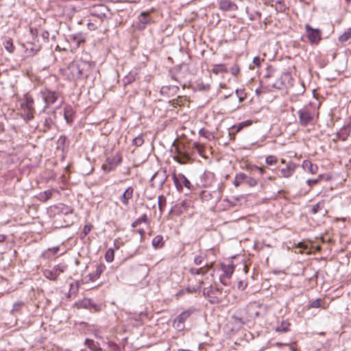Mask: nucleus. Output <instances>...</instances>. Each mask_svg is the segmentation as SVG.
<instances>
[{
    "instance_id": "obj_58",
    "label": "nucleus",
    "mask_w": 351,
    "mask_h": 351,
    "mask_svg": "<svg viewBox=\"0 0 351 351\" xmlns=\"http://www.w3.org/2000/svg\"><path fill=\"white\" fill-rule=\"evenodd\" d=\"M256 169L258 170V171L260 172V173L261 174H264L265 171V168L264 167H257Z\"/></svg>"
},
{
    "instance_id": "obj_32",
    "label": "nucleus",
    "mask_w": 351,
    "mask_h": 351,
    "mask_svg": "<svg viewBox=\"0 0 351 351\" xmlns=\"http://www.w3.org/2000/svg\"><path fill=\"white\" fill-rule=\"evenodd\" d=\"M114 257V249L109 248L105 254V259L107 262L111 263L113 261Z\"/></svg>"
},
{
    "instance_id": "obj_39",
    "label": "nucleus",
    "mask_w": 351,
    "mask_h": 351,
    "mask_svg": "<svg viewBox=\"0 0 351 351\" xmlns=\"http://www.w3.org/2000/svg\"><path fill=\"white\" fill-rule=\"evenodd\" d=\"M135 80H136V74L130 73H129L128 75L125 76L123 78V83L125 85L129 84H131L132 82H133L134 81H135Z\"/></svg>"
},
{
    "instance_id": "obj_16",
    "label": "nucleus",
    "mask_w": 351,
    "mask_h": 351,
    "mask_svg": "<svg viewBox=\"0 0 351 351\" xmlns=\"http://www.w3.org/2000/svg\"><path fill=\"white\" fill-rule=\"evenodd\" d=\"M210 72L217 75L219 74L227 73L228 69L225 64H216L213 65Z\"/></svg>"
},
{
    "instance_id": "obj_34",
    "label": "nucleus",
    "mask_w": 351,
    "mask_h": 351,
    "mask_svg": "<svg viewBox=\"0 0 351 351\" xmlns=\"http://www.w3.org/2000/svg\"><path fill=\"white\" fill-rule=\"evenodd\" d=\"M144 143V138L142 134H139L138 136L135 137L132 140L133 145L136 147H140Z\"/></svg>"
},
{
    "instance_id": "obj_38",
    "label": "nucleus",
    "mask_w": 351,
    "mask_h": 351,
    "mask_svg": "<svg viewBox=\"0 0 351 351\" xmlns=\"http://www.w3.org/2000/svg\"><path fill=\"white\" fill-rule=\"evenodd\" d=\"M85 344L90 348V350L93 351H97L98 350V346L97 343L94 342L93 340L86 339L85 340Z\"/></svg>"
},
{
    "instance_id": "obj_64",
    "label": "nucleus",
    "mask_w": 351,
    "mask_h": 351,
    "mask_svg": "<svg viewBox=\"0 0 351 351\" xmlns=\"http://www.w3.org/2000/svg\"><path fill=\"white\" fill-rule=\"evenodd\" d=\"M138 232L143 236L144 234V230L143 229L138 230Z\"/></svg>"
},
{
    "instance_id": "obj_18",
    "label": "nucleus",
    "mask_w": 351,
    "mask_h": 351,
    "mask_svg": "<svg viewBox=\"0 0 351 351\" xmlns=\"http://www.w3.org/2000/svg\"><path fill=\"white\" fill-rule=\"evenodd\" d=\"M295 165L293 163L288 164L286 167L280 170L281 176L283 178L291 177L295 171Z\"/></svg>"
},
{
    "instance_id": "obj_53",
    "label": "nucleus",
    "mask_w": 351,
    "mask_h": 351,
    "mask_svg": "<svg viewBox=\"0 0 351 351\" xmlns=\"http://www.w3.org/2000/svg\"><path fill=\"white\" fill-rule=\"evenodd\" d=\"M246 287H247V282L242 281V280H240L238 282V284H237L238 289L243 291L246 288Z\"/></svg>"
},
{
    "instance_id": "obj_45",
    "label": "nucleus",
    "mask_w": 351,
    "mask_h": 351,
    "mask_svg": "<svg viewBox=\"0 0 351 351\" xmlns=\"http://www.w3.org/2000/svg\"><path fill=\"white\" fill-rule=\"evenodd\" d=\"M148 219L146 215H142L141 217L137 219L132 224L133 226H136L141 223H147Z\"/></svg>"
},
{
    "instance_id": "obj_61",
    "label": "nucleus",
    "mask_w": 351,
    "mask_h": 351,
    "mask_svg": "<svg viewBox=\"0 0 351 351\" xmlns=\"http://www.w3.org/2000/svg\"><path fill=\"white\" fill-rule=\"evenodd\" d=\"M49 250L52 251L53 254H56L59 250V247H53L51 249H49Z\"/></svg>"
},
{
    "instance_id": "obj_8",
    "label": "nucleus",
    "mask_w": 351,
    "mask_h": 351,
    "mask_svg": "<svg viewBox=\"0 0 351 351\" xmlns=\"http://www.w3.org/2000/svg\"><path fill=\"white\" fill-rule=\"evenodd\" d=\"M172 179L176 188L180 192L182 191L184 186L189 190L193 187L190 181L182 173H173Z\"/></svg>"
},
{
    "instance_id": "obj_31",
    "label": "nucleus",
    "mask_w": 351,
    "mask_h": 351,
    "mask_svg": "<svg viewBox=\"0 0 351 351\" xmlns=\"http://www.w3.org/2000/svg\"><path fill=\"white\" fill-rule=\"evenodd\" d=\"M245 178V174L243 173H240L236 175L234 180V185L238 187L242 182H244V179Z\"/></svg>"
},
{
    "instance_id": "obj_33",
    "label": "nucleus",
    "mask_w": 351,
    "mask_h": 351,
    "mask_svg": "<svg viewBox=\"0 0 351 351\" xmlns=\"http://www.w3.org/2000/svg\"><path fill=\"white\" fill-rule=\"evenodd\" d=\"M3 45H4L5 49L9 53H13L14 52L15 48L14 47L12 40L11 38H9V39L6 40L3 43Z\"/></svg>"
},
{
    "instance_id": "obj_52",
    "label": "nucleus",
    "mask_w": 351,
    "mask_h": 351,
    "mask_svg": "<svg viewBox=\"0 0 351 351\" xmlns=\"http://www.w3.org/2000/svg\"><path fill=\"white\" fill-rule=\"evenodd\" d=\"M276 74V72L274 69H268L267 73L265 74V77L266 78H271V77H275Z\"/></svg>"
},
{
    "instance_id": "obj_25",
    "label": "nucleus",
    "mask_w": 351,
    "mask_h": 351,
    "mask_svg": "<svg viewBox=\"0 0 351 351\" xmlns=\"http://www.w3.org/2000/svg\"><path fill=\"white\" fill-rule=\"evenodd\" d=\"M200 197L202 200L206 202H208L210 200L215 198L214 203H215L216 199H217V197H214L213 193H211L208 191H203L200 195Z\"/></svg>"
},
{
    "instance_id": "obj_49",
    "label": "nucleus",
    "mask_w": 351,
    "mask_h": 351,
    "mask_svg": "<svg viewBox=\"0 0 351 351\" xmlns=\"http://www.w3.org/2000/svg\"><path fill=\"white\" fill-rule=\"evenodd\" d=\"M230 71L232 75L237 76L240 72V69L237 64H234L230 68Z\"/></svg>"
},
{
    "instance_id": "obj_48",
    "label": "nucleus",
    "mask_w": 351,
    "mask_h": 351,
    "mask_svg": "<svg viewBox=\"0 0 351 351\" xmlns=\"http://www.w3.org/2000/svg\"><path fill=\"white\" fill-rule=\"evenodd\" d=\"M204 256L202 255L196 256L194 258V263L197 265H200L204 263Z\"/></svg>"
},
{
    "instance_id": "obj_2",
    "label": "nucleus",
    "mask_w": 351,
    "mask_h": 351,
    "mask_svg": "<svg viewBox=\"0 0 351 351\" xmlns=\"http://www.w3.org/2000/svg\"><path fill=\"white\" fill-rule=\"evenodd\" d=\"M211 267L212 264L206 263L204 267L189 269L191 276L189 278V285L186 288L189 292L194 293L202 288L203 285L206 283L207 278L205 277V275Z\"/></svg>"
},
{
    "instance_id": "obj_11",
    "label": "nucleus",
    "mask_w": 351,
    "mask_h": 351,
    "mask_svg": "<svg viewBox=\"0 0 351 351\" xmlns=\"http://www.w3.org/2000/svg\"><path fill=\"white\" fill-rule=\"evenodd\" d=\"M40 95L45 101V109L47 108L50 105L54 104L58 97V93L55 91L45 88L40 91Z\"/></svg>"
},
{
    "instance_id": "obj_28",
    "label": "nucleus",
    "mask_w": 351,
    "mask_h": 351,
    "mask_svg": "<svg viewBox=\"0 0 351 351\" xmlns=\"http://www.w3.org/2000/svg\"><path fill=\"white\" fill-rule=\"evenodd\" d=\"M351 38V28L346 30L341 36H339L338 40L340 43H343L347 42Z\"/></svg>"
},
{
    "instance_id": "obj_7",
    "label": "nucleus",
    "mask_w": 351,
    "mask_h": 351,
    "mask_svg": "<svg viewBox=\"0 0 351 351\" xmlns=\"http://www.w3.org/2000/svg\"><path fill=\"white\" fill-rule=\"evenodd\" d=\"M122 156L119 153H117L113 157L108 158L102 165L101 169L106 173L114 171L121 162Z\"/></svg>"
},
{
    "instance_id": "obj_20",
    "label": "nucleus",
    "mask_w": 351,
    "mask_h": 351,
    "mask_svg": "<svg viewBox=\"0 0 351 351\" xmlns=\"http://www.w3.org/2000/svg\"><path fill=\"white\" fill-rule=\"evenodd\" d=\"M302 167L305 171H308L311 174H315L318 170L317 166L313 164L310 160H305L303 162Z\"/></svg>"
},
{
    "instance_id": "obj_40",
    "label": "nucleus",
    "mask_w": 351,
    "mask_h": 351,
    "mask_svg": "<svg viewBox=\"0 0 351 351\" xmlns=\"http://www.w3.org/2000/svg\"><path fill=\"white\" fill-rule=\"evenodd\" d=\"M23 306H24V303L23 302H15L13 304L12 312L13 313L20 312Z\"/></svg>"
},
{
    "instance_id": "obj_6",
    "label": "nucleus",
    "mask_w": 351,
    "mask_h": 351,
    "mask_svg": "<svg viewBox=\"0 0 351 351\" xmlns=\"http://www.w3.org/2000/svg\"><path fill=\"white\" fill-rule=\"evenodd\" d=\"M173 152V158L180 164H186L191 160V156L184 150V145H176L175 146L174 151Z\"/></svg>"
},
{
    "instance_id": "obj_24",
    "label": "nucleus",
    "mask_w": 351,
    "mask_h": 351,
    "mask_svg": "<svg viewBox=\"0 0 351 351\" xmlns=\"http://www.w3.org/2000/svg\"><path fill=\"white\" fill-rule=\"evenodd\" d=\"M152 245L155 249L161 248L164 245L163 237L162 235H157L152 239Z\"/></svg>"
},
{
    "instance_id": "obj_51",
    "label": "nucleus",
    "mask_w": 351,
    "mask_h": 351,
    "mask_svg": "<svg viewBox=\"0 0 351 351\" xmlns=\"http://www.w3.org/2000/svg\"><path fill=\"white\" fill-rule=\"evenodd\" d=\"M321 179H322V176H319L317 179H313V180L309 179L306 181V182L310 186H312L315 185Z\"/></svg>"
},
{
    "instance_id": "obj_63",
    "label": "nucleus",
    "mask_w": 351,
    "mask_h": 351,
    "mask_svg": "<svg viewBox=\"0 0 351 351\" xmlns=\"http://www.w3.org/2000/svg\"><path fill=\"white\" fill-rule=\"evenodd\" d=\"M81 43H84V40L82 39V40H77V47H79Z\"/></svg>"
},
{
    "instance_id": "obj_54",
    "label": "nucleus",
    "mask_w": 351,
    "mask_h": 351,
    "mask_svg": "<svg viewBox=\"0 0 351 351\" xmlns=\"http://www.w3.org/2000/svg\"><path fill=\"white\" fill-rule=\"evenodd\" d=\"M87 27L90 31H94V30H96L97 29V25L95 24L94 23H92V22L88 23Z\"/></svg>"
},
{
    "instance_id": "obj_59",
    "label": "nucleus",
    "mask_w": 351,
    "mask_h": 351,
    "mask_svg": "<svg viewBox=\"0 0 351 351\" xmlns=\"http://www.w3.org/2000/svg\"><path fill=\"white\" fill-rule=\"evenodd\" d=\"M199 88L203 89L204 90H208L210 89V85H208V84L203 85L202 88Z\"/></svg>"
},
{
    "instance_id": "obj_13",
    "label": "nucleus",
    "mask_w": 351,
    "mask_h": 351,
    "mask_svg": "<svg viewBox=\"0 0 351 351\" xmlns=\"http://www.w3.org/2000/svg\"><path fill=\"white\" fill-rule=\"evenodd\" d=\"M108 12V8L103 4L94 5L90 9L91 15L97 17L101 21L107 18Z\"/></svg>"
},
{
    "instance_id": "obj_3",
    "label": "nucleus",
    "mask_w": 351,
    "mask_h": 351,
    "mask_svg": "<svg viewBox=\"0 0 351 351\" xmlns=\"http://www.w3.org/2000/svg\"><path fill=\"white\" fill-rule=\"evenodd\" d=\"M318 110L311 105L304 106L298 111L300 124L306 126L313 123L315 119L318 117Z\"/></svg>"
},
{
    "instance_id": "obj_30",
    "label": "nucleus",
    "mask_w": 351,
    "mask_h": 351,
    "mask_svg": "<svg viewBox=\"0 0 351 351\" xmlns=\"http://www.w3.org/2000/svg\"><path fill=\"white\" fill-rule=\"evenodd\" d=\"M324 207V201L322 200V201L319 202L316 204L313 205L311 208V212L313 215H315L317 213H319V211H321L322 210H323Z\"/></svg>"
},
{
    "instance_id": "obj_37",
    "label": "nucleus",
    "mask_w": 351,
    "mask_h": 351,
    "mask_svg": "<svg viewBox=\"0 0 351 351\" xmlns=\"http://www.w3.org/2000/svg\"><path fill=\"white\" fill-rule=\"evenodd\" d=\"M58 208L60 209V212L64 215H67L69 213H72V208L69 206H65L64 204H60L58 206Z\"/></svg>"
},
{
    "instance_id": "obj_27",
    "label": "nucleus",
    "mask_w": 351,
    "mask_h": 351,
    "mask_svg": "<svg viewBox=\"0 0 351 351\" xmlns=\"http://www.w3.org/2000/svg\"><path fill=\"white\" fill-rule=\"evenodd\" d=\"M252 123V121L247 120L239 123V124L234 125L232 128L235 130V132H239L243 128L251 125Z\"/></svg>"
},
{
    "instance_id": "obj_60",
    "label": "nucleus",
    "mask_w": 351,
    "mask_h": 351,
    "mask_svg": "<svg viewBox=\"0 0 351 351\" xmlns=\"http://www.w3.org/2000/svg\"><path fill=\"white\" fill-rule=\"evenodd\" d=\"M90 227H88L87 226H86L84 227V233H85L86 234H88V233L90 232Z\"/></svg>"
},
{
    "instance_id": "obj_15",
    "label": "nucleus",
    "mask_w": 351,
    "mask_h": 351,
    "mask_svg": "<svg viewBox=\"0 0 351 351\" xmlns=\"http://www.w3.org/2000/svg\"><path fill=\"white\" fill-rule=\"evenodd\" d=\"M187 204L186 201H183L180 204H176L171 208L170 213L177 216L180 215L186 210Z\"/></svg>"
},
{
    "instance_id": "obj_5",
    "label": "nucleus",
    "mask_w": 351,
    "mask_h": 351,
    "mask_svg": "<svg viewBox=\"0 0 351 351\" xmlns=\"http://www.w3.org/2000/svg\"><path fill=\"white\" fill-rule=\"evenodd\" d=\"M275 78L276 80L271 84L276 89H282L291 84L292 77L288 72L276 73Z\"/></svg>"
},
{
    "instance_id": "obj_46",
    "label": "nucleus",
    "mask_w": 351,
    "mask_h": 351,
    "mask_svg": "<svg viewBox=\"0 0 351 351\" xmlns=\"http://www.w3.org/2000/svg\"><path fill=\"white\" fill-rule=\"evenodd\" d=\"M199 134L201 136L204 137L205 138H207L208 140L210 139V137L212 136L211 134L208 130L204 128L199 130Z\"/></svg>"
},
{
    "instance_id": "obj_36",
    "label": "nucleus",
    "mask_w": 351,
    "mask_h": 351,
    "mask_svg": "<svg viewBox=\"0 0 351 351\" xmlns=\"http://www.w3.org/2000/svg\"><path fill=\"white\" fill-rule=\"evenodd\" d=\"M162 176V178H161V180H160V184L162 185L165 183V182L166 181V179H167V176L165 174V171H158L156 172L152 178V180H154L155 178H156L158 176Z\"/></svg>"
},
{
    "instance_id": "obj_47",
    "label": "nucleus",
    "mask_w": 351,
    "mask_h": 351,
    "mask_svg": "<svg viewBox=\"0 0 351 351\" xmlns=\"http://www.w3.org/2000/svg\"><path fill=\"white\" fill-rule=\"evenodd\" d=\"M147 17H148V13L143 12L141 14L139 20L142 23L147 24L149 23V20H148Z\"/></svg>"
},
{
    "instance_id": "obj_21",
    "label": "nucleus",
    "mask_w": 351,
    "mask_h": 351,
    "mask_svg": "<svg viewBox=\"0 0 351 351\" xmlns=\"http://www.w3.org/2000/svg\"><path fill=\"white\" fill-rule=\"evenodd\" d=\"M52 195H53L52 190H47V191L39 193L38 194V195L36 196V198L38 200H39L41 202H45L51 198Z\"/></svg>"
},
{
    "instance_id": "obj_57",
    "label": "nucleus",
    "mask_w": 351,
    "mask_h": 351,
    "mask_svg": "<svg viewBox=\"0 0 351 351\" xmlns=\"http://www.w3.org/2000/svg\"><path fill=\"white\" fill-rule=\"evenodd\" d=\"M122 245V243L117 241V240H115L114 242V249L116 250H118L119 249L120 246Z\"/></svg>"
},
{
    "instance_id": "obj_1",
    "label": "nucleus",
    "mask_w": 351,
    "mask_h": 351,
    "mask_svg": "<svg viewBox=\"0 0 351 351\" xmlns=\"http://www.w3.org/2000/svg\"><path fill=\"white\" fill-rule=\"evenodd\" d=\"M93 66L89 62L84 60L73 61L64 69L63 74L69 80L86 78L91 73Z\"/></svg>"
},
{
    "instance_id": "obj_42",
    "label": "nucleus",
    "mask_w": 351,
    "mask_h": 351,
    "mask_svg": "<svg viewBox=\"0 0 351 351\" xmlns=\"http://www.w3.org/2000/svg\"><path fill=\"white\" fill-rule=\"evenodd\" d=\"M235 92L240 102H242L246 98L247 95L244 89H237Z\"/></svg>"
},
{
    "instance_id": "obj_10",
    "label": "nucleus",
    "mask_w": 351,
    "mask_h": 351,
    "mask_svg": "<svg viewBox=\"0 0 351 351\" xmlns=\"http://www.w3.org/2000/svg\"><path fill=\"white\" fill-rule=\"evenodd\" d=\"M195 311V308H190L180 314H179L173 321V326L178 329L182 330L184 328V323Z\"/></svg>"
},
{
    "instance_id": "obj_43",
    "label": "nucleus",
    "mask_w": 351,
    "mask_h": 351,
    "mask_svg": "<svg viewBox=\"0 0 351 351\" xmlns=\"http://www.w3.org/2000/svg\"><path fill=\"white\" fill-rule=\"evenodd\" d=\"M278 162V159L276 156L270 155L268 156L265 159V162L267 165H276Z\"/></svg>"
},
{
    "instance_id": "obj_62",
    "label": "nucleus",
    "mask_w": 351,
    "mask_h": 351,
    "mask_svg": "<svg viewBox=\"0 0 351 351\" xmlns=\"http://www.w3.org/2000/svg\"><path fill=\"white\" fill-rule=\"evenodd\" d=\"M6 239V237L3 234H0V243L3 242Z\"/></svg>"
},
{
    "instance_id": "obj_50",
    "label": "nucleus",
    "mask_w": 351,
    "mask_h": 351,
    "mask_svg": "<svg viewBox=\"0 0 351 351\" xmlns=\"http://www.w3.org/2000/svg\"><path fill=\"white\" fill-rule=\"evenodd\" d=\"M106 266L104 264H99L96 269V275L100 276L105 270Z\"/></svg>"
},
{
    "instance_id": "obj_29",
    "label": "nucleus",
    "mask_w": 351,
    "mask_h": 351,
    "mask_svg": "<svg viewBox=\"0 0 351 351\" xmlns=\"http://www.w3.org/2000/svg\"><path fill=\"white\" fill-rule=\"evenodd\" d=\"M290 324L287 321H282L276 327L277 332H287L289 330Z\"/></svg>"
},
{
    "instance_id": "obj_23",
    "label": "nucleus",
    "mask_w": 351,
    "mask_h": 351,
    "mask_svg": "<svg viewBox=\"0 0 351 351\" xmlns=\"http://www.w3.org/2000/svg\"><path fill=\"white\" fill-rule=\"evenodd\" d=\"M68 147V142L66 137L61 136L57 141V149L64 152Z\"/></svg>"
},
{
    "instance_id": "obj_12",
    "label": "nucleus",
    "mask_w": 351,
    "mask_h": 351,
    "mask_svg": "<svg viewBox=\"0 0 351 351\" xmlns=\"http://www.w3.org/2000/svg\"><path fill=\"white\" fill-rule=\"evenodd\" d=\"M66 266L60 265H56L52 269H45L43 274L45 278L50 280H56L60 274L64 271Z\"/></svg>"
},
{
    "instance_id": "obj_19",
    "label": "nucleus",
    "mask_w": 351,
    "mask_h": 351,
    "mask_svg": "<svg viewBox=\"0 0 351 351\" xmlns=\"http://www.w3.org/2000/svg\"><path fill=\"white\" fill-rule=\"evenodd\" d=\"M134 189L132 186L128 187L124 191L123 194L121 197V201L123 204L127 206L129 203V200L132 198Z\"/></svg>"
},
{
    "instance_id": "obj_17",
    "label": "nucleus",
    "mask_w": 351,
    "mask_h": 351,
    "mask_svg": "<svg viewBox=\"0 0 351 351\" xmlns=\"http://www.w3.org/2000/svg\"><path fill=\"white\" fill-rule=\"evenodd\" d=\"M191 149L195 150L202 158H207L206 156V147L204 144L199 142H193L191 144Z\"/></svg>"
},
{
    "instance_id": "obj_44",
    "label": "nucleus",
    "mask_w": 351,
    "mask_h": 351,
    "mask_svg": "<svg viewBox=\"0 0 351 351\" xmlns=\"http://www.w3.org/2000/svg\"><path fill=\"white\" fill-rule=\"evenodd\" d=\"M244 182L250 186H254L257 184V181L256 179L252 177H248L246 175L245 178L244 179Z\"/></svg>"
},
{
    "instance_id": "obj_26",
    "label": "nucleus",
    "mask_w": 351,
    "mask_h": 351,
    "mask_svg": "<svg viewBox=\"0 0 351 351\" xmlns=\"http://www.w3.org/2000/svg\"><path fill=\"white\" fill-rule=\"evenodd\" d=\"M73 111L71 106H66L64 110V117L67 123H71L73 119Z\"/></svg>"
},
{
    "instance_id": "obj_35",
    "label": "nucleus",
    "mask_w": 351,
    "mask_h": 351,
    "mask_svg": "<svg viewBox=\"0 0 351 351\" xmlns=\"http://www.w3.org/2000/svg\"><path fill=\"white\" fill-rule=\"evenodd\" d=\"M166 197L164 195H159L158 197V208L160 213H162L166 205Z\"/></svg>"
},
{
    "instance_id": "obj_4",
    "label": "nucleus",
    "mask_w": 351,
    "mask_h": 351,
    "mask_svg": "<svg viewBox=\"0 0 351 351\" xmlns=\"http://www.w3.org/2000/svg\"><path fill=\"white\" fill-rule=\"evenodd\" d=\"M21 109L23 111L24 116L27 120H30L34 117V107L33 98L27 95H24V98L20 104Z\"/></svg>"
},
{
    "instance_id": "obj_56",
    "label": "nucleus",
    "mask_w": 351,
    "mask_h": 351,
    "mask_svg": "<svg viewBox=\"0 0 351 351\" xmlns=\"http://www.w3.org/2000/svg\"><path fill=\"white\" fill-rule=\"evenodd\" d=\"M261 58L258 56H256L253 58V63L257 66H261Z\"/></svg>"
},
{
    "instance_id": "obj_9",
    "label": "nucleus",
    "mask_w": 351,
    "mask_h": 351,
    "mask_svg": "<svg viewBox=\"0 0 351 351\" xmlns=\"http://www.w3.org/2000/svg\"><path fill=\"white\" fill-rule=\"evenodd\" d=\"M306 37L311 45H317L322 39V32L319 29H314L309 24L305 25Z\"/></svg>"
},
{
    "instance_id": "obj_55",
    "label": "nucleus",
    "mask_w": 351,
    "mask_h": 351,
    "mask_svg": "<svg viewBox=\"0 0 351 351\" xmlns=\"http://www.w3.org/2000/svg\"><path fill=\"white\" fill-rule=\"evenodd\" d=\"M311 306L312 308H319L320 306V300L317 299V300H314L311 303Z\"/></svg>"
},
{
    "instance_id": "obj_14",
    "label": "nucleus",
    "mask_w": 351,
    "mask_h": 351,
    "mask_svg": "<svg viewBox=\"0 0 351 351\" xmlns=\"http://www.w3.org/2000/svg\"><path fill=\"white\" fill-rule=\"evenodd\" d=\"M219 6L223 11H235L238 9L237 5L231 0H220L219 2Z\"/></svg>"
},
{
    "instance_id": "obj_22",
    "label": "nucleus",
    "mask_w": 351,
    "mask_h": 351,
    "mask_svg": "<svg viewBox=\"0 0 351 351\" xmlns=\"http://www.w3.org/2000/svg\"><path fill=\"white\" fill-rule=\"evenodd\" d=\"M221 269L223 271L224 275L228 278L231 277L234 271V267L232 263H230L228 265L222 264Z\"/></svg>"
},
{
    "instance_id": "obj_41",
    "label": "nucleus",
    "mask_w": 351,
    "mask_h": 351,
    "mask_svg": "<svg viewBox=\"0 0 351 351\" xmlns=\"http://www.w3.org/2000/svg\"><path fill=\"white\" fill-rule=\"evenodd\" d=\"M203 292H204V295L207 296L209 298V300L210 302L215 303V302H217L219 301L218 300H216L215 297H213L211 295V293H213V288H211L210 291H206V289H204Z\"/></svg>"
}]
</instances>
